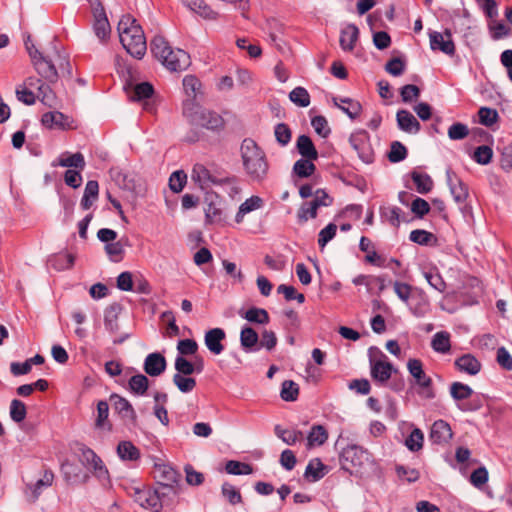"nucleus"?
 Masks as SVG:
<instances>
[{"mask_svg":"<svg viewBox=\"0 0 512 512\" xmlns=\"http://www.w3.org/2000/svg\"><path fill=\"white\" fill-rule=\"evenodd\" d=\"M120 42L134 58L141 59L147 50V43L142 27L131 15H123L118 23Z\"/></svg>","mask_w":512,"mask_h":512,"instance_id":"obj_1","label":"nucleus"},{"mask_svg":"<svg viewBox=\"0 0 512 512\" xmlns=\"http://www.w3.org/2000/svg\"><path fill=\"white\" fill-rule=\"evenodd\" d=\"M241 157L246 174L252 181H262L266 177L269 168L266 155L254 140H243Z\"/></svg>","mask_w":512,"mask_h":512,"instance_id":"obj_2","label":"nucleus"},{"mask_svg":"<svg viewBox=\"0 0 512 512\" xmlns=\"http://www.w3.org/2000/svg\"><path fill=\"white\" fill-rule=\"evenodd\" d=\"M341 467L352 473H364L374 465L373 455L361 446L352 444L343 448L340 457Z\"/></svg>","mask_w":512,"mask_h":512,"instance_id":"obj_3","label":"nucleus"},{"mask_svg":"<svg viewBox=\"0 0 512 512\" xmlns=\"http://www.w3.org/2000/svg\"><path fill=\"white\" fill-rule=\"evenodd\" d=\"M183 114L192 125L208 130H220L224 125V120L219 114L207 110L191 100H186L183 103Z\"/></svg>","mask_w":512,"mask_h":512,"instance_id":"obj_4","label":"nucleus"},{"mask_svg":"<svg viewBox=\"0 0 512 512\" xmlns=\"http://www.w3.org/2000/svg\"><path fill=\"white\" fill-rule=\"evenodd\" d=\"M230 176L223 168L214 164L209 167L203 164H195L192 170V179L199 183L201 188H208L211 185H224Z\"/></svg>","mask_w":512,"mask_h":512,"instance_id":"obj_5","label":"nucleus"},{"mask_svg":"<svg viewBox=\"0 0 512 512\" xmlns=\"http://www.w3.org/2000/svg\"><path fill=\"white\" fill-rule=\"evenodd\" d=\"M407 369L415 380L417 394L423 399L430 400L435 398L432 379L425 373L422 361L415 358L409 359Z\"/></svg>","mask_w":512,"mask_h":512,"instance_id":"obj_6","label":"nucleus"},{"mask_svg":"<svg viewBox=\"0 0 512 512\" xmlns=\"http://www.w3.org/2000/svg\"><path fill=\"white\" fill-rule=\"evenodd\" d=\"M393 365L387 359V356L379 351L378 358H370V372L374 382L384 385L391 378Z\"/></svg>","mask_w":512,"mask_h":512,"instance_id":"obj_7","label":"nucleus"},{"mask_svg":"<svg viewBox=\"0 0 512 512\" xmlns=\"http://www.w3.org/2000/svg\"><path fill=\"white\" fill-rule=\"evenodd\" d=\"M131 101H144L143 109L149 113H155V104L150 100L154 94V88L149 82L138 83L130 89H126Z\"/></svg>","mask_w":512,"mask_h":512,"instance_id":"obj_8","label":"nucleus"},{"mask_svg":"<svg viewBox=\"0 0 512 512\" xmlns=\"http://www.w3.org/2000/svg\"><path fill=\"white\" fill-rule=\"evenodd\" d=\"M127 493L134 498V501L141 507L150 509L153 512H160V504L157 502V497L154 495L153 488L129 486L126 487Z\"/></svg>","mask_w":512,"mask_h":512,"instance_id":"obj_9","label":"nucleus"},{"mask_svg":"<svg viewBox=\"0 0 512 512\" xmlns=\"http://www.w3.org/2000/svg\"><path fill=\"white\" fill-rule=\"evenodd\" d=\"M349 142L363 162H373L374 151L369 143V135L366 131H359L352 134L350 136Z\"/></svg>","mask_w":512,"mask_h":512,"instance_id":"obj_10","label":"nucleus"},{"mask_svg":"<svg viewBox=\"0 0 512 512\" xmlns=\"http://www.w3.org/2000/svg\"><path fill=\"white\" fill-rule=\"evenodd\" d=\"M80 452V461L98 478H105L107 476L108 471L105 469L102 460L92 449L82 446Z\"/></svg>","mask_w":512,"mask_h":512,"instance_id":"obj_11","label":"nucleus"},{"mask_svg":"<svg viewBox=\"0 0 512 512\" xmlns=\"http://www.w3.org/2000/svg\"><path fill=\"white\" fill-rule=\"evenodd\" d=\"M153 477L157 485H176L180 483L181 475L168 464H155Z\"/></svg>","mask_w":512,"mask_h":512,"instance_id":"obj_12","label":"nucleus"},{"mask_svg":"<svg viewBox=\"0 0 512 512\" xmlns=\"http://www.w3.org/2000/svg\"><path fill=\"white\" fill-rule=\"evenodd\" d=\"M190 64V55L182 49L170 50L163 63L168 70L173 72L185 70Z\"/></svg>","mask_w":512,"mask_h":512,"instance_id":"obj_13","label":"nucleus"},{"mask_svg":"<svg viewBox=\"0 0 512 512\" xmlns=\"http://www.w3.org/2000/svg\"><path fill=\"white\" fill-rule=\"evenodd\" d=\"M430 45L432 50H440L449 56L455 54V44L452 40V34L449 29H446L443 33H431Z\"/></svg>","mask_w":512,"mask_h":512,"instance_id":"obj_14","label":"nucleus"},{"mask_svg":"<svg viewBox=\"0 0 512 512\" xmlns=\"http://www.w3.org/2000/svg\"><path fill=\"white\" fill-rule=\"evenodd\" d=\"M180 484L176 485H157L153 488L154 495L157 497V502L160 504V511L165 506H172L176 503L177 497L180 493Z\"/></svg>","mask_w":512,"mask_h":512,"instance_id":"obj_15","label":"nucleus"},{"mask_svg":"<svg viewBox=\"0 0 512 512\" xmlns=\"http://www.w3.org/2000/svg\"><path fill=\"white\" fill-rule=\"evenodd\" d=\"M32 63L36 72L43 80H45L49 84H54L57 82L59 74L51 60H49L42 54Z\"/></svg>","mask_w":512,"mask_h":512,"instance_id":"obj_16","label":"nucleus"},{"mask_svg":"<svg viewBox=\"0 0 512 512\" xmlns=\"http://www.w3.org/2000/svg\"><path fill=\"white\" fill-rule=\"evenodd\" d=\"M110 401L112 402L114 410L121 418L128 419L133 425L137 424L136 412L126 398L114 393L110 396Z\"/></svg>","mask_w":512,"mask_h":512,"instance_id":"obj_17","label":"nucleus"},{"mask_svg":"<svg viewBox=\"0 0 512 512\" xmlns=\"http://www.w3.org/2000/svg\"><path fill=\"white\" fill-rule=\"evenodd\" d=\"M167 362L165 357L158 352L150 353L144 361L143 369L151 377L160 376L166 369Z\"/></svg>","mask_w":512,"mask_h":512,"instance_id":"obj_18","label":"nucleus"},{"mask_svg":"<svg viewBox=\"0 0 512 512\" xmlns=\"http://www.w3.org/2000/svg\"><path fill=\"white\" fill-rule=\"evenodd\" d=\"M226 339V333L222 328H212L205 333L204 341L208 350L219 355L224 351L222 341Z\"/></svg>","mask_w":512,"mask_h":512,"instance_id":"obj_19","label":"nucleus"},{"mask_svg":"<svg viewBox=\"0 0 512 512\" xmlns=\"http://www.w3.org/2000/svg\"><path fill=\"white\" fill-rule=\"evenodd\" d=\"M453 436L450 425L444 420H437L433 423L430 431V440L434 444H447Z\"/></svg>","mask_w":512,"mask_h":512,"instance_id":"obj_20","label":"nucleus"},{"mask_svg":"<svg viewBox=\"0 0 512 512\" xmlns=\"http://www.w3.org/2000/svg\"><path fill=\"white\" fill-rule=\"evenodd\" d=\"M447 177L450 192L453 195L455 202L458 204H463L469 195L467 185L454 173L451 174L448 172Z\"/></svg>","mask_w":512,"mask_h":512,"instance_id":"obj_21","label":"nucleus"},{"mask_svg":"<svg viewBox=\"0 0 512 512\" xmlns=\"http://www.w3.org/2000/svg\"><path fill=\"white\" fill-rule=\"evenodd\" d=\"M359 248L362 252L366 253V262L378 267L385 266L386 259L379 255L375 250H373V244L369 238L362 236L360 239Z\"/></svg>","mask_w":512,"mask_h":512,"instance_id":"obj_22","label":"nucleus"},{"mask_svg":"<svg viewBox=\"0 0 512 512\" xmlns=\"http://www.w3.org/2000/svg\"><path fill=\"white\" fill-rule=\"evenodd\" d=\"M398 126L407 133H417L421 126L418 120L407 110H399L396 115Z\"/></svg>","mask_w":512,"mask_h":512,"instance_id":"obj_23","label":"nucleus"},{"mask_svg":"<svg viewBox=\"0 0 512 512\" xmlns=\"http://www.w3.org/2000/svg\"><path fill=\"white\" fill-rule=\"evenodd\" d=\"M359 38V29L354 24L347 25L341 31L340 46L344 51H352Z\"/></svg>","mask_w":512,"mask_h":512,"instance_id":"obj_24","label":"nucleus"},{"mask_svg":"<svg viewBox=\"0 0 512 512\" xmlns=\"http://www.w3.org/2000/svg\"><path fill=\"white\" fill-rule=\"evenodd\" d=\"M61 166L74 168L75 170H84L85 168V159L82 153L77 152L75 154H70L68 152L63 153L57 160V163H53V166Z\"/></svg>","mask_w":512,"mask_h":512,"instance_id":"obj_25","label":"nucleus"},{"mask_svg":"<svg viewBox=\"0 0 512 512\" xmlns=\"http://www.w3.org/2000/svg\"><path fill=\"white\" fill-rule=\"evenodd\" d=\"M296 148L298 153L308 160H317L318 159V151L315 148L314 143L311 138L307 135H300L297 138Z\"/></svg>","mask_w":512,"mask_h":512,"instance_id":"obj_26","label":"nucleus"},{"mask_svg":"<svg viewBox=\"0 0 512 512\" xmlns=\"http://www.w3.org/2000/svg\"><path fill=\"white\" fill-rule=\"evenodd\" d=\"M455 366L461 372H465L469 375H476L481 369V363L471 354H465L456 359Z\"/></svg>","mask_w":512,"mask_h":512,"instance_id":"obj_27","label":"nucleus"},{"mask_svg":"<svg viewBox=\"0 0 512 512\" xmlns=\"http://www.w3.org/2000/svg\"><path fill=\"white\" fill-rule=\"evenodd\" d=\"M327 472V466L319 458H314L308 463L304 477L309 482H316L323 478Z\"/></svg>","mask_w":512,"mask_h":512,"instance_id":"obj_28","label":"nucleus"},{"mask_svg":"<svg viewBox=\"0 0 512 512\" xmlns=\"http://www.w3.org/2000/svg\"><path fill=\"white\" fill-rule=\"evenodd\" d=\"M150 50L154 57L163 64L164 58H166L169 51L173 49L163 36L156 35L150 42Z\"/></svg>","mask_w":512,"mask_h":512,"instance_id":"obj_29","label":"nucleus"},{"mask_svg":"<svg viewBox=\"0 0 512 512\" xmlns=\"http://www.w3.org/2000/svg\"><path fill=\"white\" fill-rule=\"evenodd\" d=\"M335 105L341 109L343 112H345L351 119H356L361 111L362 106L361 104L353 100L351 98H334Z\"/></svg>","mask_w":512,"mask_h":512,"instance_id":"obj_30","label":"nucleus"},{"mask_svg":"<svg viewBox=\"0 0 512 512\" xmlns=\"http://www.w3.org/2000/svg\"><path fill=\"white\" fill-rule=\"evenodd\" d=\"M258 341V333L252 327L245 326L242 328L240 333V343L243 349L246 351L259 349V346H257Z\"/></svg>","mask_w":512,"mask_h":512,"instance_id":"obj_31","label":"nucleus"},{"mask_svg":"<svg viewBox=\"0 0 512 512\" xmlns=\"http://www.w3.org/2000/svg\"><path fill=\"white\" fill-rule=\"evenodd\" d=\"M109 405L106 401L101 400L97 403V417L95 420V427L98 429H106L111 431L112 424L108 419Z\"/></svg>","mask_w":512,"mask_h":512,"instance_id":"obj_32","label":"nucleus"},{"mask_svg":"<svg viewBox=\"0 0 512 512\" xmlns=\"http://www.w3.org/2000/svg\"><path fill=\"white\" fill-rule=\"evenodd\" d=\"M75 257L73 254L61 252L49 258L48 262L54 269L61 271L69 269L74 265Z\"/></svg>","mask_w":512,"mask_h":512,"instance_id":"obj_33","label":"nucleus"},{"mask_svg":"<svg viewBox=\"0 0 512 512\" xmlns=\"http://www.w3.org/2000/svg\"><path fill=\"white\" fill-rule=\"evenodd\" d=\"M248 322L254 324L265 325L270 321L268 312L263 308L252 307L249 308L244 314H241Z\"/></svg>","mask_w":512,"mask_h":512,"instance_id":"obj_34","label":"nucleus"},{"mask_svg":"<svg viewBox=\"0 0 512 512\" xmlns=\"http://www.w3.org/2000/svg\"><path fill=\"white\" fill-rule=\"evenodd\" d=\"M188 7L205 19H215L217 13L204 0H186Z\"/></svg>","mask_w":512,"mask_h":512,"instance_id":"obj_35","label":"nucleus"},{"mask_svg":"<svg viewBox=\"0 0 512 512\" xmlns=\"http://www.w3.org/2000/svg\"><path fill=\"white\" fill-rule=\"evenodd\" d=\"M129 389L136 395H145L149 388V379L143 374H136L128 381Z\"/></svg>","mask_w":512,"mask_h":512,"instance_id":"obj_36","label":"nucleus"},{"mask_svg":"<svg viewBox=\"0 0 512 512\" xmlns=\"http://www.w3.org/2000/svg\"><path fill=\"white\" fill-rule=\"evenodd\" d=\"M206 222L210 224L220 223L223 220V211L220 201L210 200L205 208Z\"/></svg>","mask_w":512,"mask_h":512,"instance_id":"obj_37","label":"nucleus"},{"mask_svg":"<svg viewBox=\"0 0 512 512\" xmlns=\"http://www.w3.org/2000/svg\"><path fill=\"white\" fill-rule=\"evenodd\" d=\"M274 431L288 445H294L296 442L303 440V433L299 430L284 429L280 425H276Z\"/></svg>","mask_w":512,"mask_h":512,"instance_id":"obj_38","label":"nucleus"},{"mask_svg":"<svg viewBox=\"0 0 512 512\" xmlns=\"http://www.w3.org/2000/svg\"><path fill=\"white\" fill-rule=\"evenodd\" d=\"M411 178L416 185V190L420 194H427L432 190L433 181L428 174H422L417 171L411 173Z\"/></svg>","mask_w":512,"mask_h":512,"instance_id":"obj_39","label":"nucleus"},{"mask_svg":"<svg viewBox=\"0 0 512 512\" xmlns=\"http://www.w3.org/2000/svg\"><path fill=\"white\" fill-rule=\"evenodd\" d=\"M432 348L439 353H447L451 349L450 334L446 331L437 332L431 341Z\"/></svg>","mask_w":512,"mask_h":512,"instance_id":"obj_40","label":"nucleus"},{"mask_svg":"<svg viewBox=\"0 0 512 512\" xmlns=\"http://www.w3.org/2000/svg\"><path fill=\"white\" fill-rule=\"evenodd\" d=\"M117 453L122 460L135 461L140 457L139 449L130 441H122L117 446Z\"/></svg>","mask_w":512,"mask_h":512,"instance_id":"obj_41","label":"nucleus"},{"mask_svg":"<svg viewBox=\"0 0 512 512\" xmlns=\"http://www.w3.org/2000/svg\"><path fill=\"white\" fill-rule=\"evenodd\" d=\"M263 204V201L258 196H252L247 199L244 203H242L239 207V210L236 214L235 220L237 223L242 222L245 214L260 208Z\"/></svg>","mask_w":512,"mask_h":512,"instance_id":"obj_42","label":"nucleus"},{"mask_svg":"<svg viewBox=\"0 0 512 512\" xmlns=\"http://www.w3.org/2000/svg\"><path fill=\"white\" fill-rule=\"evenodd\" d=\"M328 439V433L326 429L321 425H315L312 427L308 437H307V445L309 448L313 446H320L326 442Z\"/></svg>","mask_w":512,"mask_h":512,"instance_id":"obj_43","label":"nucleus"},{"mask_svg":"<svg viewBox=\"0 0 512 512\" xmlns=\"http://www.w3.org/2000/svg\"><path fill=\"white\" fill-rule=\"evenodd\" d=\"M67 120V117L58 111L54 112H47L43 114L42 116V124L47 128H64L65 127V121Z\"/></svg>","mask_w":512,"mask_h":512,"instance_id":"obj_44","label":"nucleus"},{"mask_svg":"<svg viewBox=\"0 0 512 512\" xmlns=\"http://www.w3.org/2000/svg\"><path fill=\"white\" fill-rule=\"evenodd\" d=\"M314 160L302 158L295 162L293 172L300 178H307L314 174L316 166L313 164Z\"/></svg>","mask_w":512,"mask_h":512,"instance_id":"obj_45","label":"nucleus"},{"mask_svg":"<svg viewBox=\"0 0 512 512\" xmlns=\"http://www.w3.org/2000/svg\"><path fill=\"white\" fill-rule=\"evenodd\" d=\"M450 394L456 401H462L470 398L473 390L461 382H453L450 386Z\"/></svg>","mask_w":512,"mask_h":512,"instance_id":"obj_46","label":"nucleus"},{"mask_svg":"<svg viewBox=\"0 0 512 512\" xmlns=\"http://www.w3.org/2000/svg\"><path fill=\"white\" fill-rule=\"evenodd\" d=\"M37 98L48 107L57 106V98L49 85L41 84L38 86Z\"/></svg>","mask_w":512,"mask_h":512,"instance_id":"obj_47","label":"nucleus"},{"mask_svg":"<svg viewBox=\"0 0 512 512\" xmlns=\"http://www.w3.org/2000/svg\"><path fill=\"white\" fill-rule=\"evenodd\" d=\"M225 470L228 474L248 475L253 472V467L247 463L239 462L236 460H229L225 465Z\"/></svg>","mask_w":512,"mask_h":512,"instance_id":"obj_48","label":"nucleus"},{"mask_svg":"<svg viewBox=\"0 0 512 512\" xmlns=\"http://www.w3.org/2000/svg\"><path fill=\"white\" fill-rule=\"evenodd\" d=\"M299 395V386L292 380H285L282 383L280 396L284 401H295Z\"/></svg>","mask_w":512,"mask_h":512,"instance_id":"obj_49","label":"nucleus"},{"mask_svg":"<svg viewBox=\"0 0 512 512\" xmlns=\"http://www.w3.org/2000/svg\"><path fill=\"white\" fill-rule=\"evenodd\" d=\"M27 415V408L24 402L18 399H13L10 403V417L16 422L24 421Z\"/></svg>","mask_w":512,"mask_h":512,"instance_id":"obj_50","label":"nucleus"},{"mask_svg":"<svg viewBox=\"0 0 512 512\" xmlns=\"http://www.w3.org/2000/svg\"><path fill=\"white\" fill-rule=\"evenodd\" d=\"M183 87H184L185 93L188 96L187 100H191L194 102L197 92L199 91V89L201 87V82L195 76L187 75L183 79Z\"/></svg>","mask_w":512,"mask_h":512,"instance_id":"obj_51","label":"nucleus"},{"mask_svg":"<svg viewBox=\"0 0 512 512\" xmlns=\"http://www.w3.org/2000/svg\"><path fill=\"white\" fill-rule=\"evenodd\" d=\"M289 99L299 107H307L310 104V95L303 87L294 88L290 94Z\"/></svg>","mask_w":512,"mask_h":512,"instance_id":"obj_52","label":"nucleus"},{"mask_svg":"<svg viewBox=\"0 0 512 512\" xmlns=\"http://www.w3.org/2000/svg\"><path fill=\"white\" fill-rule=\"evenodd\" d=\"M401 209L399 207H381L380 214L383 219L388 221L393 227L398 228L400 225Z\"/></svg>","mask_w":512,"mask_h":512,"instance_id":"obj_53","label":"nucleus"},{"mask_svg":"<svg viewBox=\"0 0 512 512\" xmlns=\"http://www.w3.org/2000/svg\"><path fill=\"white\" fill-rule=\"evenodd\" d=\"M410 240L419 245H431L432 242H436V236L426 230L416 229L410 233Z\"/></svg>","mask_w":512,"mask_h":512,"instance_id":"obj_54","label":"nucleus"},{"mask_svg":"<svg viewBox=\"0 0 512 512\" xmlns=\"http://www.w3.org/2000/svg\"><path fill=\"white\" fill-rule=\"evenodd\" d=\"M94 31L100 40H105L111 31L107 16L94 17Z\"/></svg>","mask_w":512,"mask_h":512,"instance_id":"obj_55","label":"nucleus"},{"mask_svg":"<svg viewBox=\"0 0 512 512\" xmlns=\"http://www.w3.org/2000/svg\"><path fill=\"white\" fill-rule=\"evenodd\" d=\"M173 383L183 393H189L196 387V380L187 375L174 374Z\"/></svg>","mask_w":512,"mask_h":512,"instance_id":"obj_56","label":"nucleus"},{"mask_svg":"<svg viewBox=\"0 0 512 512\" xmlns=\"http://www.w3.org/2000/svg\"><path fill=\"white\" fill-rule=\"evenodd\" d=\"M478 116L479 122L487 127L492 126L499 119L498 112L495 109L488 107H481L478 111Z\"/></svg>","mask_w":512,"mask_h":512,"instance_id":"obj_57","label":"nucleus"},{"mask_svg":"<svg viewBox=\"0 0 512 512\" xmlns=\"http://www.w3.org/2000/svg\"><path fill=\"white\" fill-rule=\"evenodd\" d=\"M104 325L105 328L111 333H115L119 330L118 313L116 307L112 306L106 309L104 316Z\"/></svg>","mask_w":512,"mask_h":512,"instance_id":"obj_58","label":"nucleus"},{"mask_svg":"<svg viewBox=\"0 0 512 512\" xmlns=\"http://www.w3.org/2000/svg\"><path fill=\"white\" fill-rule=\"evenodd\" d=\"M274 135L281 146H286L291 141L292 132L287 124L279 123L275 126Z\"/></svg>","mask_w":512,"mask_h":512,"instance_id":"obj_59","label":"nucleus"},{"mask_svg":"<svg viewBox=\"0 0 512 512\" xmlns=\"http://www.w3.org/2000/svg\"><path fill=\"white\" fill-rule=\"evenodd\" d=\"M406 156H407V149L402 143L395 141L391 144L388 158L392 163L400 162V161L404 160L406 158Z\"/></svg>","mask_w":512,"mask_h":512,"instance_id":"obj_60","label":"nucleus"},{"mask_svg":"<svg viewBox=\"0 0 512 512\" xmlns=\"http://www.w3.org/2000/svg\"><path fill=\"white\" fill-rule=\"evenodd\" d=\"M187 181V175L184 171H175L169 179V187L173 192L179 193L184 188Z\"/></svg>","mask_w":512,"mask_h":512,"instance_id":"obj_61","label":"nucleus"},{"mask_svg":"<svg viewBox=\"0 0 512 512\" xmlns=\"http://www.w3.org/2000/svg\"><path fill=\"white\" fill-rule=\"evenodd\" d=\"M423 433L420 429H414L405 441L406 446L411 451H418L423 446Z\"/></svg>","mask_w":512,"mask_h":512,"instance_id":"obj_62","label":"nucleus"},{"mask_svg":"<svg viewBox=\"0 0 512 512\" xmlns=\"http://www.w3.org/2000/svg\"><path fill=\"white\" fill-rule=\"evenodd\" d=\"M319 206L313 200L304 203L298 211V218L301 222H305L308 218H316Z\"/></svg>","mask_w":512,"mask_h":512,"instance_id":"obj_63","label":"nucleus"},{"mask_svg":"<svg viewBox=\"0 0 512 512\" xmlns=\"http://www.w3.org/2000/svg\"><path fill=\"white\" fill-rule=\"evenodd\" d=\"M493 156V151L489 146L481 145L474 151L473 159L482 165L490 163Z\"/></svg>","mask_w":512,"mask_h":512,"instance_id":"obj_64","label":"nucleus"}]
</instances>
